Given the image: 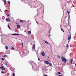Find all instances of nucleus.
Instances as JSON below:
<instances>
[{
	"label": "nucleus",
	"mask_w": 76,
	"mask_h": 76,
	"mask_svg": "<svg viewBox=\"0 0 76 76\" xmlns=\"http://www.w3.org/2000/svg\"><path fill=\"white\" fill-rule=\"evenodd\" d=\"M28 34H31V31H28Z\"/></svg>",
	"instance_id": "9b49d317"
},
{
	"label": "nucleus",
	"mask_w": 76,
	"mask_h": 76,
	"mask_svg": "<svg viewBox=\"0 0 76 76\" xmlns=\"http://www.w3.org/2000/svg\"><path fill=\"white\" fill-rule=\"evenodd\" d=\"M48 57L49 58H50V57H49V56H48Z\"/></svg>",
	"instance_id": "4c0bfd02"
},
{
	"label": "nucleus",
	"mask_w": 76,
	"mask_h": 76,
	"mask_svg": "<svg viewBox=\"0 0 76 76\" xmlns=\"http://www.w3.org/2000/svg\"><path fill=\"white\" fill-rule=\"evenodd\" d=\"M5 10V11H6V12H7V11H8V10Z\"/></svg>",
	"instance_id": "a878e982"
},
{
	"label": "nucleus",
	"mask_w": 76,
	"mask_h": 76,
	"mask_svg": "<svg viewBox=\"0 0 76 76\" xmlns=\"http://www.w3.org/2000/svg\"><path fill=\"white\" fill-rule=\"evenodd\" d=\"M7 63H6V65L7 66Z\"/></svg>",
	"instance_id": "f704fd0d"
},
{
	"label": "nucleus",
	"mask_w": 76,
	"mask_h": 76,
	"mask_svg": "<svg viewBox=\"0 0 76 76\" xmlns=\"http://www.w3.org/2000/svg\"><path fill=\"white\" fill-rule=\"evenodd\" d=\"M38 60H40V58H38Z\"/></svg>",
	"instance_id": "c756f323"
},
{
	"label": "nucleus",
	"mask_w": 76,
	"mask_h": 76,
	"mask_svg": "<svg viewBox=\"0 0 76 76\" xmlns=\"http://www.w3.org/2000/svg\"><path fill=\"white\" fill-rule=\"evenodd\" d=\"M66 47H67V48L69 47V45H68V44L67 45H66Z\"/></svg>",
	"instance_id": "a211bd4d"
},
{
	"label": "nucleus",
	"mask_w": 76,
	"mask_h": 76,
	"mask_svg": "<svg viewBox=\"0 0 76 76\" xmlns=\"http://www.w3.org/2000/svg\"><path fill=\"white\" fill-rule=\"evenodd\" d=\"M20 22H21V23H22V22L23 23V20H20Z\"/></svg>",
	"instance_id": "dca6fc26"
},
{
	"label": "nucleus",
	"mask_w": 76,
	"mask_h": 76,
	"mask_svg": "<svg viewBox=\"0 0 76 76\" xmlns=\"http://www.w3.org/2000/svg\"><path fill=\"white\" fill-rule=\"evenodd\" d=\"M0 68H1L2 69H3V66H1L0 67Z\"/></svg>",
	"instance_id": "bb28decb"
},
{
	"label": "nucleus",
	"mask_w": 76,
	"mask_h": 76,
	"mask_svg": "<svg viewBox=\"0 0 76 76\" xmlns=\"http://www.w3.org/2000/svg\"><path fill=\"white\" fill-rule=\"evenodd\" d=\"M2 69L3 70H5V69L4 68H2Z\"/></svg>",
	"instance_id": "4be33fe9"
},
{
	"label": "nucleus",
	"mask_w": 76,
	"mask_h": 76,
	"mask_svg": "<svg viewBox=\"0 0 76 76\" xmlns=\"http://www.w3.org/2000/svg\"><path fill=\"white\" fill-rule=\"evenodd\" d=\"M59 76H63L61 75H59Z\"/></svg>",
	"instance_id": "72a5a7b5"
},
{
	"label": "nucleus",
	"mask_w": 76,
	"mask_h": 76,
	"mask_svg": "<svg viewBox=\"0 0 76 76\" xmlns=\"http://www.w3.org/2000/svg\"><path fill=\"white\" fill-rule=\"evenodd\" d=\"M45 63H46V64H49V62L47 61H45Z\"/></svg>",
	"instance_id": "6e6552de"
},
{
	"label": "nucleus",
	"mask_w": 76,
	"mask_h": 76,
	"mask_svg": "<svg viewBox=\"0 0 76 76\" xmlns=\"http://www.w3.org/2000/svg\"><path fill=\"white\" fill-rule=\"evenodd\" d=\"M49 64L50 66H52V64H51V63H49Z\"/></svg>",
	"instance_id": "2eb2a0df"
},
{
	"label": "nucleus",
	"mask_w": 76,
	"mask_h": 76,
	"mask_svg": "<svg viewBox=\"0 0 76 76\" xmlns=\"http://www.w3.org/2000/svg\"><path fill=\"white\" fill-rule=\"evenodd\" d=\"M42 55L43 56H45V53H44V52H42Z\"/></svg>",
	"instance_id": "0eeeda50"
},
{
	"label": "nucleus",
	"mask_w": 76,
	"mask_h": 76,
	"mask_svg": "<svg viewBox=\"0 0 76 76\" xmlns=\"http://www.w3.org/2000/svg\"><path fill=\"white\" fill-rule=\"evenodd\" d=\"M37 23H38V22H37Z\"/></svg>",
	"instance_id": "58836bf2"
},
{
	"label": "nucleus",
	"mask_w": 76,
	"mask_h": 76,
	"mask_svg": "<svg viewBox=\"0 0 76 76\" xmlns=\"http://www.w3.org/2000/svg\"><path fill=\"white\" fill-rule=\"evenodd\" d=\"M8 3H9V4H10V1H8Z\"/></svg>",
	"instance_id": "6ab92c4d"
},
{
	"label": "nucleus",
	"mask_w": 76,
	"mask_h": 76,
	"mask_svg": "<svg viewBox=\"0 0 76 76\" xmlns=\"http://www.w3.org/2000/svg\"><path fill=\"white\" fill-rule=\"evenodd\" d=\"M67 13H68V15H69V12L68 11V12H67Z\"/></svg>",
	"instance_id": "cd10ccee"
},
{
	"label": "nucleus",
	"mask_w": 76,
	"mask_h": 76,
	"mask_svg": "<svg viewBox=\"0 0 76 76\" xmlns=\"http://www.w3.org/2000/svg\"><path fill=\"white\" fill-rule=\"evenodd\" d=\"M7 54H10V53L9 52V53H8Z\"/></svg>",
	"instance_id": "c9c22d12"
},
{
	"label": "nucleus",
	"mask_w": 76,
	"mask_h": 76,
	"mask_svg": "<svg viewBox=\"0 0 76 76\" xmlns=\"http://www.w3.org/2000/svg\"><path fill=\"white\" fill-rule=\"evenodd\" d=\"M62 60L64 62V63H66V62L67 61V60H66V59L64 57L62 58Z\"/></svg>",
	"instance_id": "f03ea898"
},
{
	"label": "nucleus",
	"mask_w": 76,
	"mask_h": 76,
	"mask_svg": "<svg viewBox=\"0 0 76 76\" xmlns=\"http://www.w3.org/2000/svg\"><path fill=\"white\" fill-rule=\"evenodd\" d=\"M11 48L12 50H15V48H13V47H12Z\"/></svg>",
	"instance_id": "412c9836"
},
{
	"label": "nucleus",
	"mask_w": 76,
	"mask_h": 76,
	"mask_svg": "<svg viewBox=\"0 0 76 76\" xmlns=\"http://www.w3.org/2000/svg\"><path fill=\"white\" fill-rule=\"evenodd\" d=\"M44 42H45V43H46V44H49V43L48 42H47L45 41Z\"/></svg>",
	"instance_id": "1a4fd4ad"
},
{
	"label": "nucleus",
	"mask_w": 76,
	"mask_h": 76,
	"mask_svg": "<svg viewBox=\"0 0 76 76\" xmlns=\"http://www.w3.org/2000/svg\"><path fill=\"white\" fill-rule=\"evenodd\" d=\"M4 4H6V0L4 1Z\"/></svg>",
	"instance_id": "4468645a"
},
{
	"label": "nucleus",
	"mask_w": 76,
	"mask_h": 76,
	"mask_svg": "<svg viewBox=\"0 0 76 76\" xmlns=\"http://www.w3.org/2000/svg\"><path fill=\"white\" fill-rule=\"evenodd\" d=\"M19 34H12V35H19Z\"/></svg>",
	"instance_id": "39448f33"
},
{
	"label": "nucleus",
	"mask_w": 76,
	"mask_h": 76,
	"mask_svg": "<svg viewBox=\"0 0 76 76\" xmlns=\"http://www.w3.org/2000/svg\"><path fill=\"white\" fill-rule=\"evenodd\" d=\"M2 60H4V58H1Z\"/></svg>",
	"instance_id": "b1692460"
},
{
	"label": "nucleus",
	"mask_w": 76,
	"mask_h": 76,
	"mask_svg": "<svg viewBox=\"0 0 76 76\" xmlns=\"http://www.w3.org/2000/svg\"><path fill=\"white\" fill-rule=\"evenodd\" d=\"M7 16H10V15L9 14H8Z\"/></svg>",
	"instance_id": "c85d7f7f"
},
{
	"label": "nucleus",
	"mask_w": 76,
	"mask_h": 76,
	"mask_svg": "<svg viewBox=\"0 0 76 76\" xmlns=\"http://www.w3.org/2000/svg\"><path fill=\"white\" fill-rule=\"evenodd\" d=\"M17 29H19L20 28V26L19 25H17Z\"/></svg>",
	"instance_id": "423d86ee"
},
{
	"label": "nucleus",
	"mask_w": 76,
	"mask_h": 76,
	"mask_svg": "<svg viewBox=\"0 0 76 76\" xmlns=\"http://www.w3.org/2000/svg\"><path fill=\"white\" fill-rule=\"evenodd\" d=\"M73 59H71V62L70 63H71V64H72V63L73 62Z\"/></svg>",
	"instance_id": "9d476101"
},
{
	"label": "nucleus",
	"mask_w": 76,
	"mask_h": 76,
	"mask_svg": "<svg viewBox=\"0 0 76 76\" xmlns=\"http://www.w3.org/2000/svg\"><path fill=\"white\" fill-rule=\"evenodd\" d=\"M4 57H7V56H6V55H4Z\"/></svg>",
	"instance_id": "aec40b11"
},
{
	"label": "nucleus",
	"mask_w": 76,
	"mask_h": 76,
	"mask_svg": "<svg viewBox=\"0 0 76 76\" xmlns=\"http://www.w3.org/2000/svg\"><path fill=\"white\" fill-rule=\"evenodd\" d=\"M1 10H0V11Z\"/></svg>",
	"instance_id": "79ce46f5"
},
{
	"label": "nucleus",
	"mask_w": 76,
	"mask_h": 76,
	"mask_svg": "<svg viewBox=\"0 0 76 76\" xmlns=\"http://www.w3.org/2000/svg\"><path fill=\"white\" fill-rule=\"evenodd\" d=\"M44 76H48V75H44Z\"/></svg>",
	"instance_id": "2f4dec72"
},
{
	"label": "nucleus",
	"mask_w": 76,
	"mask_h": 76,
	"mask_svg": "<svg viewBox=\"0 0 76 76\" xmlns=\"http://www.w3.org/2000/svg\"><path fill=\"white\" fill-rule=\"evenodd\" d=\"M1 73H4V72L3 71H2Z\"/></svg>",
	"instance_id": "7c9ffc66"
},
{
	"label": "nucleus",
	"mask_w": 76,
	"mask_h": 76,
	"mask_svg": "<svg viewBox=\"0 0 76 76\" xmlns=\"http://www.w3.org/2000/svg\"><path fill=\"white\" fill-rule=\"evenodd\" d=\"M5 48L7 50H8V49L9 48V47L7 46L5 47Z\"/></svg>",
	"instance_id": "f8f14e48"
},
{
	"label": "nucleus",
	"mask_w": 76,
	"mask_h": 76,
	"mask_svg": "<svg viewBox=\"0 0 76 76\" xmlns=\"http://www.w3.org/2000/svg\"><path fill=\"white\" fill-rule=\"evenodd\" d=\"M61 31H63V32H64V30H63V29H62V28H61Z\"/></svg>",
	"instance_id": "f3484780"
},
{
	"label": "nucleus",
	"mask_w": 76,
	"mask_h": 76,
	"mask_svg": "<svg viewBox=\"0 0 76 76\" xmlns=\"http://www.w3.org/2000/svg\"><path fill=\"white\" fill-rule=\"evenodd\" d=\"M58 73L59 74H61V73H60V72H58Z\"/></svg>",
	"instance_id": "5701e85b"
},
{
	"label": "nucleus",
	"mask_w": 76,
	"mask_h": 76,
	"mask_svg": "<svg viewBox=\"0 0 76 76\" xmlns=\"http://www.w3.org/2000/svg\"><path fill=\"white\" fill-rule=\"evenodd\" d=\"M71 39V33H69V35L68 37V43H69L70 42V39Z\"/></svg>",
	"instance_id": "f257e3e1"
},
{
	"label": "nucleus",
	"mask_w": 76,
	"mask_h": 76,
	"mask_svg": "<svg viewBox=\"0 0 76 76\" xmlns=\"http://www.w3.org/2000/svg\"><path fill=\"white\" fill-rule=\"evenodd\" d=\"M13 76H15V73H13Z\"/></svg>",
	"instance_id": "393cba45"
},
{
	"label": "nucleus",
	"mask_w": 76,
	"mask_h": 76,
	"mask_svg": "<svg viewBox=\"0 0 76 76\" xmlns=\"http://www.w3.org/2000/svg\"><path fill=\"white\" fill-rule=\"evenodd\" d=\"M8 27L9 28L11 29L10 27V26H9V24L8 25Z\"/></svg>",
	"instance_id": "ddd939ff"
},
{
	"label": "nucleus",
	"mask_w": 76,
	"mask_h": 76,
	"mask_svg": "<svg viewBox=\"0 0 76 76\" xmlns=\"http://www.w3.org/2000/svg\"><path fill=\"white\" fill-rule=\"evenodd\" d=\"M59 58H60V57H59Z\"/></svg>",
	"instance_id": "a19ab883"
},
{
	"label": "nucleus",
	"mask_w": 76,
	"mask_h": 76,
	"mask_svg": "<svg viewBox=\"0 0 76 76\" xmlns=\"http://www.w3.org/2000/svg\"><path fill=\"white\" fill-rule=\"evenodd\" d=\"M6 20L7 21V22H10V19H9V18H7L6 19Z\"/></svg>",
	"instance_id": "7ed1b4c3"
},
{
	"label": "nucleus",
	"mask_w": 76,
	"mask_h": 76,
	"mask_svg": "<svg viewBox=\"0 0 76 76\" xmlns=\"http://www.w3.org/2000/svg\"><path fill=\"white\" fill-rule=\"evenodd\" d=\"M75 65L76 66V64H75Z\"/></svg>",
	"instance_id": "ea45409f"
},
{
	"label": "nucleus",
	"mask_w": 76,
	"mask_h": 76,
	"mask_svg": "<svg viewBox=\"0 0 76 76\" xmlns=\"http://www.w3.org/2000/svg\"><path fill=\"white\" fill-rule=\"evenodd\" d=\"M35 48V44H34L33 46V49L34 50Z\"/></svg>",
	"instance_id": "20e7f679"
},
{
	"label": "nucleus",
	"mask_w": 76,
	"mask_h": 76,
	"mask_svg": "<svg viewBox=\"0 0 76 76\" xmlns=\"http://www.w3.org/2000/svg\"><path fill=\"white\" fill-rule=\"evenodd\" d=\"M1 36H3V35H2Z\"/></svg>",
	"instance_id": "37998d69"
},
{
	"label": "nucleus",
	"mask_w": 76,
	"mask_h": 76,
	"mask_svg": "<svg viewBox=\"0 0 76 76\" xmlns=\"http://www.w3.org/2000/svg\"><path fill=\"white\" fill-rule=\"evenodd\" d=\"M22 47H23V43H22Z\"/></svg>",
	"instance_id": "473e14b6"
},
{
	"label": "nucleus",
	"mask_w": 76,
	"mask_h": 76,
	"mask_svg": "<svg viewBox=\"0 0 76 76\" xmlns=\"http://www.w3.org/2000/svg\"><path fill=\"white\" fill-rule=\"evenodd\" d=\"M49 36H50V37H51V35L50 34V35H49Z\"/></svg>",
	"instance_id": "e433bc0d"
}]
</instances>
